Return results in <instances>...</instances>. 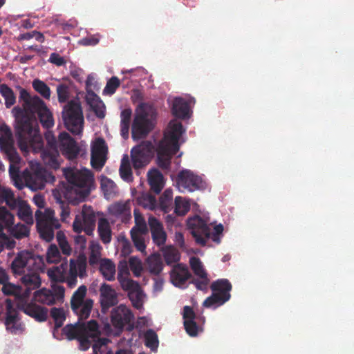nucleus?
Listing matches in <instances>:
<instances>
[{
    "label": "nucleus",
    "instance_id": "f257e3e1",
    "mask_svg": "<svg viewBox=\"0 0 354 354\" xmlns=\"http://www.w3.org/2000/svg\"><path fill=\"white\" fill-rule=\"evenodd\" d=\"M19 99L22 102V107L15 106L12 112L17 122L16 136L22 149L37 140L39 127L36 114L46 129L53 127L54 120L45 102L37 95L31 96L27 90L21 88Z\"/></svg>",
    "mask_w": 354,
    "mask_h": 354
},
{
    "label": "nucleus",
    "instance_id": "f03ea898",
    "mask_svg": "<svg viewBox=\"0 0 354 354\" xmlns=\"http://www.w3.org/2000/svg\"><path fill=\"white\" fill-rule=\"evenodd\" d=\"M43 258L33 252H19L11 263V270L15 275H21L23 285L28 288H38L41 285L39 272L43 269Z\"/></svg>",
    "mask_w": 354,
    "mask_h": 354
},
{
    "label": "nucleus",
    "instance_id": "7ed1b4c3",
    "mask_svg": "<svg viewBox=\"0 0 354 354\" xmlns=\"http://www.w3.org/2000/svg\"><path fill=\"white\" fill-rule=\"evenodd\" d=\"M184 131L180 122L172 120L169 123L157 149V164L162 169H169L171 160L179 150V139Z\"/></svg>",
    "mask_w": 354,
    "mask_h": 354
},
{
    "label": "nucleus",
    "instance_id": "20e7f679",
    "mask_svg": "<svg viewBox=\"0 0 354 354\" xmlns=\"http://www.w3.org/2000/svg\"><path fill=\"white\" fill-rule=\"evenodd\" d=\"M64 175L68 183L64 191L66 198L82 200L90 194L94 181L93 174L90 170L66 168L64 169Z\"/></svg>",
    "mask_w": 354,
    "mask_h": 354
},
{
    "label": "nucleus",
    "instance_id": "39448f33",
    "mask_svg": "<svg viewBox=\"0 0 354 354\" xmlns=\"http://www.w3.org/2000/svg\"><path fill=\"white\" fill-rule=\"evenodd\" d=\"M153 111L152 107L141 103L136 110L135 118L131 127L132 138L138 140L145 138L153 129Z\"/></svg>",
    "mask_w": 354,
    "mask_h": 354
},
{
    "label": "nucleus",
    "instance_id": "423d86ee",
    "mask_svg": "<svg viewBox=\"0 0 354 354\" xmlns=\"http://www.w3.org/2000/svg\"><path fill=\"white\" fill-rule=\"evenodd\" d=\"M35 216L40 236L47 242L51 241L55 236V230L61 226L59 220L55 218V211L50 208L46 209L44 212L37 209Z\"/></svg>",
    "mask_w": 354,
    "mask_h": 354
},
{
    "label": "nucleus",
    "instance_id": "0eeeda50",
    "mask_svg": "<svg viewBox=\"0 0 354 354\" xmlns=\"http://www.w3.org/2000/svg\"><path fill=\"white\" fill-rule=\"evenodd\" d=\"M62 119L65 127L73 135H80L84 128V116L78 102L70 101L64 105Z\"/></svg>",
    "mask_w": 354,
    "mask_h": 354
},
{
    "label": "nucleus",
    "instance_id": "6e6552de",
    "mask_svg": "<svg viewBox=\"0 0 354 354\" xmlns=\"http://www.w3.org/2000/svg\"><path fill=\"white\" fill-rule=\"evenodd\" d=\"M210 288L213 292L204 301V307L215 308L230 300L232 286L228 279H217L212 283Z\"/></svg>",
    "mask_w": 354,
    "mask_h": 354
},
{
    "label": "nucleus",
    "instance_id": "1a4fd4ad",
    "mask_svg": "<svg viewBox=\"0 0 354 354\" xmlns=\"http://www.w3.org/2000/svg\"><path fill=\"white\" fill-rule=\"evenodd\" d=\"M134 315L125 305L112 309V335L119 336L124 330L131 331L134 328Z\"/></svg>",
    "mask_w": 354,
    "mask_h": 354
},
{
    "label": "nucleus",
    "instance_id": "9d476101",
    "mask_svg": "<svg viewBox=\"0 0 354 354\" xmlns=\"http://www.w3.org/2000/svg\"><path fill=\"white\" fill-rule=\"evenodd\" d=\"M86 291V286L82 285L74 292L71 297V309L77 315L79 320L87 319L93 306V299H84Z\"/></svg>",
    "mask_w": 354,
    "mask_h": 354
},
{
    "label": "nucleus",
    "instance_id": "9b49d317",
    "mask_svg": "<svg viewBox=\"0 0 354 354\" xmlns=\"http://www.w3.org/2000/svg\"><path fill=\"white\" fill-rule=\"evenodd\" d=\"M97 216L93 209L87 205H84L82 212L77 215L73 224V229L77 234L84 231L87 235H91L95 227Z\"/></svg>",
    "mask_w": 354,
    "mask_h": 354
},
{
    "label": "nucleus",
    "instance_id": "f8f14e48",
    "mask_svg": "<svg viewBox=\"0 0 354 354\" xmlns=\"http://www.w3.org/2000/svg\"><path fill=\"white\" fill-rule=\"evenodd\" d=\"M26 185L32 190L43 189L46 183H53L55 180L51 172L37 164L32 167V172L25 176Z\"/></svg>",
    "mask_w": 354,
    "mask_h": 354
},
{
    "label": "nucleus",
    "instance_id": "ddd939ff",
    "mask_svg": "<svg viewBox=\"0 0 354 354\" xmlns=\"http://www.w3.org/2000/svg\"><path fill=\"white\" fill-rule=\"evenodd\" d=\"M154 146L151 141H143L132 148L131 158L133 167L138 170L149 164L154 153Z\"/></svg>",
    "mask_w": 354,
    "mask_h": 354
},
{
    "label": "nucleus",
    "instance_id": "4468645a",
    "mask_svg": "<svg viewBox=\"0 0 354 354\" xmlns=\"http://www.w3.org/2000/svg\"><path fill=\"white\" fill-rule=\"evenodd\" d=\"M59 147L63 155L69 160H73L81 153H86L85 143L78 146L76 141L67 133L62 132L58 137Z\"/></svg>",
    "mask_w": 354,
    "mask_h": 354
},
{
    "label": "nucleus",
    "instance_id": "2eb2a0df",
    "mask_svg": "<svg viewBox=\"0 0 354 354\" xmlns=\"http://www.w3.org/2000/svg\"><path fill=\"white\" fill-rule=\"evenodd\" d=\"M97 82L95 78L89 75L86 81V101L91 109L95 112L96 116L99 118H103L105 116V106L100 98L95 93L94 91H97Z\"/></svg>",
    "mask_w": 354,
    "mask_h": 354
},
{
    "label": "nucleus",
    "instance_id": "dca6fc26",
    "mask_svg": "<svg viewBox=\"0 0 354 354\" xmlns=\"http://www.w3.org/2000/svg\"><path fill=\"white\" fill-rule=\"evenodd\" d=\"M187 225L196 243L205 246L211 235L210 227L206 221L199 216H195L187 221Z\"/></svg>",
    "mask_w": 354,
    "mask_h": 354
},
{
    "label": "nucleus",
    "instance_id": "f3484780",
    "mask_svg": "<svg viewBox=\"0 0 354 354\" xmlns=\"http://www.w3.org/2000/svg\"><path fill=\"white\" fill-rule=\"evenodd\" d=\"M65 288L63 286L53 283L51 289L43 288L34 294L35 301L46 305H53L57 302H63Z\"/></svg>",
    "mask_w": 354,
    "mask_h": 354
},
{
    "label": "nucleus",
    "instance_id": "a211bd4d",
    "mask_svg": "<svg viewBox=\"0 0 354 354\" xmlns=\"http://www.w3.org/2000/svg\"><path fill=\"white\" fill-rule=\"evenodd\" d=\"M176 183L182 192H193L203 187L201 178L188 169H183L178 173Z\"/></svg>",
    "mask_w": 354,
    "mask_h": 354
},
{
    "label": "nucleus",
    "instance_id": "6ab92c4d",
    "mask_svg": "<svg viewBox=\"0 0 354 354\" xmlns=\"http://www.w3.org/2000/svg\"><path fill=\"white\" fill-rule=\"evenodd\" d=\"M108 153V147L102 138H96L91 144V165L97 171L104 165Z\"/></svg>",
    "mask_w": 354,
    "mask_h": 354
},
{
    "label": "nucleus",
    "instance_id": "aec40b11",
    "mask_svg": "<svg viewBox=\"0 0 354 354\" xmlns=\"http://www.w3.org/2000/svg\"><path fill=\"white\" fill-rule=\"evenodd\" d=\"M86 259L80 255L77 259L70 260V268L66 274V283L68 288H73L77 285V276L84 277L86 275Z\"/></svg>",
    "mask_w": 354,
    "mask_h": 354
},
{
    "label": "nucleus",
    "instance_id": "412c9836",
    "mask_svg": "<svg viewBox=\"0 0 354 354\" xmlns=\"http://www.w3.org/2000/svg\"><path fill=\"white\" fill-rule=\"evenodd\" d=\"M18 311L14 308L11 299L6 300V329L12 334H17L23 330V326L19 322Z\"/></svg>",
    "mask_w": 354,
    "mask_h": 354
},
{
    "label": "nucleus",
    "instance_id": "4be33fe9",
    "mask_svg": "<svg viewBox=\"0 0 354 354\" xmlns=\"http://www.w3.org/2000/svg\"><path fill=\"white\" fill-rule=\"evenodd\" d=\"M23 286L24 287L16 286L8 281L3 284L1 290L5 295H12L19 301V303H22L29 298L31 291L36 289L28 288L26 285Z\"/></svg>",
    "mask_w": 354,
    "mask_h": 354
},
{
    "label": "nucleus",
    "instance_id": "5701e85b",
    "mask_svg": "<svg viewBox=\"0 0 354 354\" xmlns=\"http://www.w3.org/2000/svg\"><path fill=\"white\" fill-rule=\"evenodd\" d=\"M18 307L26 315L38 322H44L47 319L48 309L35 303H18Z\"/></svg>",
    "mask_w": 354,
    "mask_h": 354
},
{
    "label": "nucleus",
    "instance_id": "b1692460",
    "mask_svg": "<svg viewBox=\"0 0 354 354\" xmlns=\"http://www.w3.org/2000/svg\"><path fill=\"white\" fill-rule=\"evenodd\" d=\"M153 242L158 246H162L167 240V234L162 224L154 216L148 219Z\"/></svg>",
    "mask_w": 354,
    "mask_h": 354
},
{
    "label": "nucleus",
    "instance_id": "393cba45",
    "mask_svg": "<svg viewBox=\"0 0 354 354\" xmlns=\"http://www.w3.org/2000/svg\"><path fill=\"white\" fill-rule=\"evenodd\" d=\"M4 133L6 138H0V149L11 162H17L19 160V156L10 140L12 136L11 131L6 127Z\"/></svg>",
    "mask_w": 354,
    "mask_h": 354
},
{
    "label": "nucleus",
    "instance_id": "a878e982",
    "mask_svg": "<svg viewBox=\"0 0 354 354\" xmlns=\"http://www.w3.org/2000/svg\"><path fill=\"white\" fill-rule=\"evenodd\" d=\"M172 283L179 288L185 286L187 281L192 277L187 267L181 263L175 266L170 273Z\"/></svg>",
    "mask_w": 354,
    "mask_h": 354
},
{
    "label": "nucleus",
    "instance_id": "bb28decb",
    "mask_svg": "<svg viewBox=\"0 0 354 354\" xmlns=\"http://www.w3.org/2000/svg\"><path fill=\"white\" fill-rule=\"evenodd\" d=\"M67 270L68 264L65 259L59 266H53L51 268L48 269L47 273L53 283L59 284L58 283L59 282L66 283Z\"/></svg>",
    "mask_w": 354,
    "mask_h": 354
},
{
    "label": "nucleus",
    "instance_id": "cd10ccee",
    "mask_svg": "<svg viewBox=\"0 0 354 354\" xmlns=\"http://www.w3.org/2000/svg\"><path fill=\"white\" fill-rule=\"evenodd\" d=\"M147 176L151 190L156 194H160L164 187L162 173L157 169H152L148 171Z\"/></svg>",
    "mask_w": 354,
    "mask_h": 354
},
{
    "label": "nucleus",
    "instance_id": "c85d7f7f",
    "mask_svg": "<svg viewBox=\"0 0 354 354\" xmlns=\"http://www.w3.org/2000/svg\"><path fill=\"white\" fill-rule=\"evenodd\" d=\"M188 103L182 97H176L174 100L171 111L174 116L178 118H186L189 114Z\"/></svg>",
    "mask_w": 354,
    "mask_h": 354
},
{
    "label": "nucleus",
    "instance_id": "c756f323",
    "mask_svg": "<svg viewBox=\"0 0 354 354\" xmlns=\"http://www.w3.org/2000/svg\"><path fill=\"white\" fill-rule=\"evenodd\" d=\"M59 157L58 149H54V151L44 149L41 153V158L44 165L53 169H57L59 167Z\"/></svg>",
    "mask_w": 354,
    "mask_h": 354
},
{
    "label": "nucleus",
    "instance_id": "7c9ffc66",
    "mask_svg": "<svg viewBox=\"0 0 354 354\" xmlns=\"http://www.w3.org/2000/svg\"><path fill=\"white\" fill-rule=\"evenodd\" d=\"M147 265L149 272L153 275H159L163 269V263L158 254H151L147 259Z\"/></svg>",
    "mask_w": 354,
    "mask_h": 354
},
{
    "label": "nucleus",
    "instance_id": "2f4dec72",
    "mask_svg": "<svg viewBox=\"0 0 354 354\" xmlns=\"http://www.w3.org/2000/svg\"><path fill=\"white\" fill-rule=\"evenodd\" d=\"M112 215L121 218L122 222L127 223L131 218V212L129 205L125 203H116L112 205Z\"/></svg>",
    "mask_w": 354,
    "mask_h": 354
},
{
    "label": "nucleus",
    "instance_id": "473e14b6",
    "mask_svg": "<svg viewBox=\"0 0 354 354\" xmlns=\"http://www.w3.org/2000/svg\"><path fill=\"white\" fill-rule=\"evenodd\" d=\"M100 305L102 313H106L111 307V286L103 283L100 288Z\"/></svg>",
    "mask_w": 354,
    "mask_h": 354
},
{
    "label": "nucleus",
    "instance_id": "72a5a7b5",
    "mask_svg": "<svg viewBox=\"0 0 354 354\" xmlns=\"http://www.w3.org/2000/svg\"><path fill=\"white\" fill-rule=\"evenodd\" d=\"M120 175L121 178L128 183L132 182L133 180L132 169L127 155H124L121 160L120 167Z\"/></svg>",
    "mask_w": 354,
    "mask_h": 354
},
{
    "label": "nucleus",
    "instance_id": "f704fd0d",
    "mask_svg": "<svg viewBox=\"0 0 354 354\" xmlns=\"http://www.w3.org/2000/svg\"><path fill=\"white\" fill-rule=\"evenodd\" d=\"M97 230L100 239L104 243L111 241V228L109 223L106 218H99Z\"/></svg>",
    "mask_w": 354,
    "mask_h": 354
},
{
    "label": "nucleus",
    "instance_id": "c9c22d12",
    "mask_svg": "<svg viewBox=\"0 0 354 354\" xmlns=\"http://www.w3.org/2000/svg\"><path fill=\"white\" fill-rule=\"evenodd\" d=\"M14 223V216L6 207H0V232L5 228H10Z\"/></svg>",
    "mask_w": 354,
    "mask_h": 354
},
{
    "label": "nucleus",
    "instance_id": "e433bc0d",
    "mask_svg": "<svg viewBox=\"0 0 354 354\" xmlns=\"http://www.w3.org/2000/svg\"><path fill=\"white\" fill-rule=\"evenodd\" d=\"M173 192L171 189H167L160 197V207L165 212H169L173 208Z\"/></svg>",
    "mask_w": 354,
    "mask_h": 354
},
{
    "label": "nucleus",
    "instance_id": "4c0bfd02",
    "mask_svg": "<svg viewBox=\"0 0 354 354\" xmlns=\"http://www.w3.org/2000/svg\"><path fill=\"white\" fill-rule=\"evenodd\" d=\"M164 259L167 265L175 263L180 260L179 252L173 246H167L162 250Z\"/></svg>",
    "mask_w": 354,
    "mask_h": 354
},
{
    "label": "nucleus",
    "instance_id": "58836bf2",
    "mask_svg": "<svg viewBox=\"0 0 354 354\" xmlns=\"http://www.w3.org/2000/svg\"><path fill=\"white\" fill-rule=\"evenodd\" d=\"M0 93L5 100V105L7 108L11 107L16 102V97L13 91L6 84L0 85Z\"/></svg>",
    "mask_w": 354,
    "mask_h": 354
},
{
    "label": "nucleus",
    "instance_id": "ea45409f",
    "mask_svg": "<svg viewBox=\"0 0 354 354\" xmlns=\"http://www.w3.org/2000/svg\"><path fill=\"white\" fill-rule=\"evenodd\" d=\"M145 344L151 351L157 350L159 344L157 333L153 329H148L145 333Z\"/></svg>",
    "mask_w": 354,
    "mask_h": 354
},
{
    "label": "nucleus",
    "instance_id": "a19ab883",
    "mask_svg": "<svg viewBox=\"0 0 354 354\" xmlns=\"http://www.w3.org/2000/svg\"><path fill=\"white\" fill-rule=\"evenodd\" d=\"M90 255L88 259L89 264L92 266L99 263L101 260L102 247L99 243L92 242L89 247Z\"/></svg>",
    "mask_w": 354,
    "mask_h": 354
},
{
    "label": "nucleus",
    "instance_id": "79ce46f5",
    "mask_svg": "<svg viewBox=\"0 0 354 354\" xmlns=\"http://www.w3.org/2000/svg\"><path fill=\"white\" fill-rule=\"evenodd\" d=\"M10 228V234L17 239H21L29 236L30 229L24 224L18 223Z\"/></svg>",
    "mask_w": 354,
    "mask_h": 354
},
{
    "label": "nucleus",
    "instance_id": "37998d69",
    "mask_svg": "<svg viewBox=\"0 0 354 354\" xmlns=\"http://www.w3.org/2000/svg\"><path fill=\"white\" fill-rule=\"evenodd\" d=\"M32 85L35 91L39 93L43 97L47 100L50 98L51 93L50 89L44 82L39 79H35L33 80Z\"/></svg>",
    "mask_w": 354,
    "mask_h": 354
},
{
    "label": "nucleus",
    "instance_id": "c03bdc74",
    "mask_svg": "<svg viewBox=\"0 0 354 354\" xmlns=\"http://www.w3.org/2000/svg\"><path fill=\"white\" fill-rule=\"evenodd\" d=\"M50 316L55 322V330L62 327L66 319L64 310L62 308H53L50 310Z\"/></svg>",
    "mask_w": 354,
    "mask_h": 354
},
{
    "label": "nucleus",
    "instance_id": "a18cd8bd",
    "mask_svg": "<svg viewBox=\"0 0 354 354\" xmlns=\"http://www.w3.org/2000/svg\"><path fill=\"white\" fill-rule=\"evenodd\" d=\"M174 205V212L178 216L185 215L190 209L189 203L181 196L176 197Z\"/></svg>",
    "mask_w": 354,
    "mask_h": 354
},
{
    "label": "nucleus",
    "instance_id": "49530a36",
    "mask_svg": "<svg viewBox=\"0 0 354 354\" xmlns=\"http://www.w3.org/2000/svg\"><path fill=\"white\" fill-rule=\"evenodd\" d=\"M189 265L194 273L198 277H205L207 272L198 257H192L189 259Z\"/></svg>",
    "mask_w": 354,
    "mask_h": 354
},
{
    "label": "nucleus",
    "instance_id": "de8ad7c7",
    "mask_svg": "<svg viewBox=\"0 0 354 354\" xmlns=\"http://www.w3.org/2000/svg\"><path fill=\"white\" fill-rule=\"evenodd\" d=\"M142 295L143 293L140 286H139V288H135V290L128 292L129 299L131 300L133 306L137 309H139L142 306Z\"/></svg>",
    "mask_w": 354,
    "mask_h": 354
},
{
    "label": "nucleus",
    "instance_id": "09e8293b",
    "mask_svg": "<svg viewBox=\"0 0 354 354\" xmlns=\"http://www.w3.org/2000/svg\"><path fill=\"white\" fill-rule=\"evenodd\" d=\"M138 201L140 205L149 209H154L156 205V197L150 194H142Z\"/></svg>",
    "mask_w": 354,
    "mask_h": 354
},
{
    "label": "nucleus",
    "instance_id": "8fccbe9b",
    "mask_svg": "<svg viewBox=\"0 0 354 354\" xmlns=\"http://www.w3.org/2000/svg\"><path fill=\"white\" fill-rule=\"evenodd\" d=\"M118 279L122 288L128 292L135 290V288H139V283L129 279L128 277H124L121 276L120 274H118Z\"/></svg>",
    "mask_w": 354,
    "mask_h": 354
},
{
    "label": "nucleus",
    "instance_id": "3c124183",
    "mask_svg": "<svg viewBox=\"0 0 354 354\" xmlns=\"http://www.w3.org/2000/svg\"><path fill=\"white\" fill-rule=\"evenodd\" d=\"M135 216V226L131 230H135L136 232H140V234H147V226L144 217L137 211L134 210Z\"/></svg>",
    "mask_w": 354,
    "mask_h": 354
},
{
    "label": "nucleus",
    "instance_id": "603ef678",
    "mask_svg": "<svg viewBox=\"0 0 354 354\" xmlns=\"http://www.w3.org/2000/svg\"><path fill=\"white\" fill-rule=\"evenodd\" d=\"M17 215L20 219L26 222L28 225L33 224L32 214L29 205H20Z\"/></svg>",
    "mask_w": 354,
    "mask_h": 354
},
{
    "label": "nucleus",
    "instance_id": "864d4df0",
    "mask_svg": "<svg viewBox=\"0 0 354 354\" xmlns=\"http://www.w3.org/2000/svg\"><path fill=\"white\" fill-rule=\"evenodd\" d=\"M131 237L136 249L140 252H143L146 248L143 235L145 234H140L136 232L135 230H131Z\"/></svg>",
    "mask_w": 354,
    "mask_h": 354
},
{
    "label": "nucleus",
    "instance_id": "5fc2aeb1",
    "mask_svg": "<svg viewBox=\"0 0 354 354\" xmlns=\"http://www.w3.org/2000/svg\"><path fill=\"white\" fill-rule=\"evenodd\" d=\"M129 268L132 271L135 277H138L141 275L142 272V263L140 259L136 257H131L129 260Z\"/></svg>",
    "mask_w": 354,
    "mask_h": 354
},
{
    "label": "nucleus",
    "instance_id": "6e6d98bb",
    "mask_svg": "<svg viewBox=\"0 0 354 354\" xmlns=\"http://www.w3.org/2000/svg\"><path fill=\"white\" fill-rule=\"evenodd\" d=\"M46 259L48 263H56L60 261L61 254L55 245H50L47 251Z\"/></svg>",
    "mask_w": 354,
    "mask_h": 354
},
{
    "label": "nucleus",
    "instance_id": "4d7b16f0",
    "mask_svg": "<svg viewBox=\"0 0 354 354\" xmlns=\"http://www.w3.org/2000/svg\"><path fill=\"white\" fill-rule=\"evenodd\" d=\"M57 239L62 253L66 256L71 254V248L66 240L65 236L61 231L57 233Z\"/></svg>",
    "mask_w": 354,
    "mask_h": 354
},
{
    "label": "nucleus",
    "instance_id": "13d9d810",
    "mask_svg": "<svg viewBox=\"0 0 354 354\" xmlns=\"http://www.w3.org/2000/svg\"><path fill=\"white\" fill-rule=\"evenodd\" d=\"M99 263L100 272L107 281H111V259H101Z\"/></svg>",
    "mask_w": 354,
    "mask_h": 354
},
{
    "label": "nucleus",
    "instance_id": "bf43d9fd",
    "mask_svg": "<svg viewBox=\"0 0 354 354\" xmlns=\"http://www.w3.org/2000/svg\"><path fill=\"white\" fill-rule=\"evenodd\" d=\"M57 93L59 102H66L69 97V91L68 86L64 84H59L57 86Z\"/></svg>",
    "mask_w": 354,
    "mask_h": 354
},
{
    "label": "nucleus",
    "instance_id": "052dcab7",
    "mask_svg": "<svg viewBox=\"0 0 354 354\" xmlns=\"http://www.w3.org/2000/svg\"><path fill=\"white\" fill-rule=\"evenodd\" d=\"M184 327L189 336L195 337L198 335L199 327L194 320L184 321Z\"/></svg>",
    "mask_w": 354,
    "mask_h": 354
},
{
    "label": "nucleus",
    "instance_id": "680f3d73",
    "mask_svg": "<svg viewBox=\"0 0 354 354\" xmlns=\"http://www.w3.org/2000/svg\"><path fill=\"white\" fill-rule=\"evenodd\" d=\"M12 163L13 162H12L9 167V174L10 178L15 182V185L19 188H21V187L18 185V183L21 181L19 169L17 166L13 165Z\"/></svg>",
    "mask_w": 354,
    "mask_h": 354
},
{
    "label": "nucleus",
    "instance_id": "e2e57ef3",
    "mask_svg": "<svg viewBox=\"0 0 354 354\" xmlns=\"http://www.w3.org/2000/svg\"><path fill=\"white\" fill-rule=\"evenodd\" d=\"M200 279H192L191 283L195 285L196 288L200 290H205L207 289V285L209 282V279L207 277V274L205 277H199Z\"/></svg>",
    "mask_w": 354,
    "mask_h": 354
},
{
    "label": "nucleus",
    "instance_id": "0e129e2a",
    "mask_svg": "<svg viewBox=\"0 0 354 354\" xmlns=\"http://www.w3.org/2000/svg\"><path fill=\"white\" fill-rule=\"evenodd\" d=\"M0 241L3 248L6 247L8 249H12L16 244V242L10 239L3 231L0 232Z\"/></svg>",
    "mask_w": 354,
    "mask_h": 354
},
{
    "label": "nucleus",
    "instance_id": "69168bd1",
    "mask_svg": "<svg viewBox=\"0 0 354 354\" xmlns=\"http://www.w3.org/2000/svg\"><path fill=\"white\" fill-rule=\"evenodd\" d=\"M46 140L47 141V147L45 149L52 151H54V149H58L57 143H59V142L53 134L50 133H47L46 135Z\"/></svg>",
    "mask_w": 354,
    "mask_h": 354
},
{
    "label": "nucleus",
    "instance_id": "338daca9",
    "mask_svg": "<svg viewBox=\"0 0 354 354\" xmlns=\"http://www.w3.org/2000/svg\"><path fill=\"white\" fill-rule=\"evenodd\" d=\"M48 62L57 66H63L66 63L65 59L56 53L50 54Z\"/></svg>",
    "mask_w": 354,
    "mask_h": 354
},
{
    "label": "nucleus",
    "instance_id": "774afa93",
    "mask_svg": "<svg viewBox=\"0 0 354 354\" xmlns=\"http://www.w3.org/2000/svg\"><path fill=\"white\" fill-rule=\"evenodd\" d=\"M111 184V180L104 176H100V187L103 191L104 196L109 199L110 193H109V187Z\"/></svg>",
    "mask_w": 354,
    "mask_h": 354
}]
</instances>
